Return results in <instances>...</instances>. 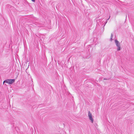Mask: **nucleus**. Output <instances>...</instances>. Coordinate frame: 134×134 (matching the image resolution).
<instances>
[{
  "instance_id": "nucleus-1",
  "label": "nucleus",
  "mask_w": 134,
  "mask_h": 134,
  "mask_svg": "<svg viewBox=\"0 0 134 134\" xmlns=\"http://www.w3.org/2000/svg\"><path fill=\"white\" fill-rule=\"evenodd\" d=\"M15 80L14 79H7L4 81L3 83H7L9 84H11L14 82Z\"/></svg>"
},
{
  "instance_id": "nucleus-2",
  "label": "nucleus",
  "mask_w": 134,
  "mask_h": 134,
  "mask_svg": "<svg viewBox=\"0 0 134 134\" xmlns=\"http://www.w3.org/2000/svg\"><path fill=\"white\" fill-rule=\"evenodd\" d=\"M115 43L117 47V50L119 51L121 50V46L120 42L116 40H115Z\"/></svg>"
},
{
  "instance_id": "nucleus-3",
  "label": "nucleus",
  "mask_w": 134,
  "mask_h": 134,
  "mask_svg": "<svg viewBox=\"0 0 134 134\" xmlns=\"http://www.w3.org/2000/svg\"><path fill=\"white\" fill-rule=\"evenodd\" d=\"M88 116L89 118V119L91 120V122L93 123V119L92 118V115L90 111L88 112Z\"/></svg>"
},
{
  "instance_id": "nucleus-4",
  "label": "nucleus",
  "mask_w": 134,
  "mask_h": 134,
  "mask_svg": "<svg viewBox=\"0 0 134 134\" xmlns=\"http://www.w3.org/2000/svg\"><path fill=\"white\" fill-rule=\"evenodd\" d=\"M113 36V34L112 33H111V37H110V40L111 41L112 40Z\"/></svg>"
},
{
  "instance_id": "nucleus-5",
  "label": "nucleus",
  "mask_w": 134,
  "mask_h": 134,
  "mask_svg": "<svg viewBox=\"0 0 134 134\" xmlns=\"http://www.w3.org/2000/svg\"><path fill=\"white\" fill-rule=\"evenodd\" d=\"M31 1H32L33 2H35V0H31Z\"/></svg>"
},
{
  "instance_id": "nucleus-6",
  "label": "nucleus",
  "mask_w": 134,
  "mask_h": 134,
  "mask_svg": "<svg viewBox=\"0 0 134 134\" xmlns=\"http://www.w3.org/2000/svg\"><path fill=\"white\" fill-rule=\"evenodd\" d=\"M107 21H106V22L104 24V27L105 26V25L107 23Z\"/></svg>"
},
{
  "instance_id": "nucleus-7",
  "label": "nucleus",
  "mask_w": 134,
  "mask_h": 134,
  "mask_svg": "<svg viewBox=\"0 0 134 134\" xmlns=\"http://www.w3.org/2000/svg\"><path fill=\"white\" fill-rule=\"evenodd\" d=\"M110 16H109V18L106 21H108L109 20V19L110 18Z\"/></svg>"
},
{
  "instance_id": "nucleus-8",
  "label": "nucleus",
  "mask_w": 134,
  "mask_h": 134,
  "mask_svg": "<svg viewBox=\"0 0 134 134\" xmlns=\"http://www.w3.org/2000/svg\"><path fill=\"white\" fill-rule=\"evenodd\" d=\"M108 79H105V78H104V80H108Z\"/></svg>"
}]
</instances>
